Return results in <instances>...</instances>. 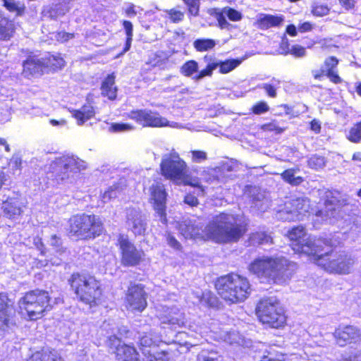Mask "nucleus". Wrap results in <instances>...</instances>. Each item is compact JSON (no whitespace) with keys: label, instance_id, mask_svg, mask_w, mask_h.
Returning <instances> with one entry per match:
<instances>
[{"label":"nucleus","instance_id":"obj_44","mask_svg":"<svg viewBox=\"0 0 361 361\" xmlns=\"http://www.w3.org/2000/svg\"><path fill=\"white\" fill-rule=\"evenodd\" d=\"M9 167L13 175H19L22 167V159L18 157H13L9 162Z\"/></svg>","mask_w":361,"mask_h":361},{"label":"nucleus","instance_id":"obj_23","mask_svg":"<svg viewBox=\"0 0 361 361\" xmlns=\"http://www.w3.org/2000/svg\"><path fill=\"white\" fill-rule=\"evenodd\" d=\"M1 209L4 215L11 219H17L23 212L20 202L15 197L8 198L4 201Z\"/></svg>","mask_w":361,"mask_h":361},{"label":"nucleus","instance_id":"obj_41","mask_svg":"<svg viewBox=\"0 0 361 361\" xmlns=\"http://www.w3.org/2000/svg\"><path fill=\"white\" fill-rule=\"evenodd\" d=\"M121 189L117 185H113L109 187L104 192L102 195V200L104 202H107L113 198L117 197L118 194L120 192Z\"/></svg>","mask_w":361,"mask_h":361},{"label":"nucleus","instance_id":"obj_22","mask_svg":"<svg viewBox=\"0 0 361 361\" xmlns=\"http://www.w3.org/2000/svg\"><path fill=\"white\" fill-rule=\"evenodd\" d=\"M359 336L357 329L353 326H346L337 329L334 332V337L337 343L343 346L351 340Z\"/></svg>","mask_w":361,"mask_h":361},{"label":"nucleus","instance_id":"obj_35","mask_svg":"<svg viewBox=\"0 0 361 361\" xmlns=\"http://www.w3.org/2000/svg\"><path fill=\"white\" fill-rule=\"evenodd\" d=\"M242 59H228L225 61L218 63L219 71L221 73H228L238 67L241 63Z\"/></svg>","mask_w":361,"mask_h":361},{"label":"nucleus","instance_id":"obj_1","mask_svg":"<svg viewBox=\"0 0 361 361\" xmlns=\"http://www.w3.org/2000/svg\"><path fill=\"white\" fill-rule=\"evenodd\" d=\"M178 225L185 238L211 239L224 243L237 242L246 231V224L240 217L226 213L215 216L204 229L195 220H185Z\"/></svg>","mask_w":361,"mask_h":361},{"label":"nucleus","instance_id":"obj_6","mask_svg":"<svg viewBox=\"0 0 361 361\" xmlns=\"http://www.w3.org/2000/svg\"><path fill=\"white\" fill-rule=\"evenodd\" d=\"M68 223L69 233L79 239H94L104 231L102 221L95 215H74L70 218Z\"/></svg>","mask_w":361,"mask_h":361},{"label":"nucleus","instance_id":"obj_18","mask_svg":"<svg viewBox=\"0 0 361 361\" xmlns=\"http://www.w3.org/2000/svg\"><path fill=\"white\" fill-rule=\"evenodd\" d=\"M126 224L128 228L135 235H144L147 229V223L141 212L135 209L127 212Z\"/></svg>","mask_w":361,"mask_h":361},{"label":"nucleus","instance_id":"obj_26","mask_svg":"<svg viewBox=\"0 0 361 361\" xmlns=\"http://www.w3.org/2000/svg\"><path fill=\"white\" fill-rule=\"evenodd\" d=\"M283 21L284 18L282 16L260 14L257 19V24L262 29H268L271 27L280 26Z\"/></svg>","mask_w":361,"mask_h":361},{"label":"nucleus","instance_id":"obj_43","mask_svg":"<svg viewBox=\"0 0 361 361\" xmlns=\"http://www.w3.org/2000/svg\"><path fill=\"white\" fill-rule=\"evenodd\" d=\"M251 240L254 243L258 244H266L271 242V237L264 232L254 233L251 237Z\"/></svg>","mask_w":361,"mask_h":361},{"label":"nucleus","instance_id":"obj_5","mask_svg":"<svg viewBox=\"0 0 361 361\" xmlns=\"http://www.w3.org/2000/svg\"><path fill=\"white\" fill-rule=\"evenodd\" d=\"M290 246L296 253L304 254L312 260L317 252L324 251L326 240L309 235L302 226L293 227L288 233Z\"/></svg>","mask_w":361,"mask_h":361},{"label":"nucleus","instance_id":"obj_10","mask_svg":"<svg viewBox=\"0 0 361 361\" xmlns=\"http://www.w3.org/2000/svg\"><path fill=\"white\" fill-rule=\"evenodd\" d=\"M49 295L48 292L35 290L27 293L19 301L22 313L30 320L41 318L44 312L49 310Z\"/></svg>","mask_w":361,"mask_h":361},{"label":"nucleus","instance_id":"obj_49","mask_svg":"<svg viewBox=\"0 0 361 361\" xmlns=\"http://www.w3.org/2000/svg\"><path fill=\"white\" fill-rule=\"evenodd\" d=\"M133 129V126L126 123H113L110 127L112 132H126Z\"/></svg>","mask_w":361,"mask_h":361},{"label":"nucleus","instance_id":"obj_45","mask_svg":"<svg viewBox=\"0 0 361 361\" xmlns=\"http://www.w3.org/2000/svg\"><path fill=\"white\" fill-rule=\"evenodd\" d=\"M221 11L232 21H239L243 18L241 13L231 8L226 7Z\"/></svg>","mask_w":361,"mask_h":361},{"label":"nucleus","instance_id":"obj_50","mask_svg":"<svg viewBox=\"0 0 361 361\" xmlns=\"http://www.w3.org/2000/svg\"><path fill=\"white\" fill-rule=\"evenodd\" d=\"M216 18L221 29H229L231 27V25L227 21L226 16L222 11L216 13Z\"/></svg>","mask_w":361,"mask_h":361},{"label":"nucleus","instance_id":"obj_24","mask_svg":"<svg viewBox=\"0 0 361 361\" xmlns=\"http://www.w3.org/2000/svg\"><path fill=\"white\" fill-rule=\"evenodd\" d=\"M16 25L0 11V41L9 40L14 35Z\"/></svg>","mask_w":361,"mask_h":361},{"label":"nucleus","instance_id":"obj_13","mask_svg":"<svg viewBox=\"0 0 361 361\" xmlns=\"http://www.w3.org/2000/svg\"><path fill=\"white\" fill-rule=\"evenodd\" d=\"M130 118L144 127H166L181 128L183 126L178 123L169 121L159 114L148 110L133 111L129 115Z\"/></svg>","mask_w":361,"mask_h":361},{"label":"nucleus","instance_id":"obj_59","mask_svg":"<svg viewBox=\"0 0 361 361\" xmlns=\"http://www.w3.org/2000/svg\"><path fill=\"white\" fill-rule=\"evenodd\" d=\"M327 76L334 83H338L341 82V78L338 74L334 70H328L326 72Z\"/></svg>","mask_w":361,"mask_h":361},{"label":"nucleus","instance_id":"obj_48","mask_svg":"<svg viewBox=\"0 0 361 361\" xmlns=\"http://www.w3.org/2000/svg\"><path fill=\"white\" fill-rule=\"evenodd\" d=\"M269 110V105L265 102H259L252 107V111L255 114H262Z\"/></svg>","mask_w":361,"mask_h":361},{"label":"nucleus","instance_id":"obj_33","mask_svg":"<svg viewBox=\"0 0 361 361\" xmlns=\"http://www.w3.org/2000/svg\"><path fill=\"white\" fill-rule=\"evenodd\" d=\"M281 49H283L281 54L285 55L290 54L295 57H303L306 54L305 48L300 45H294L290 49H288V44L287 41H283L281 45Z\"/></svg>","mask_w":361,"mask_h":361},{"label":"nucleus","instance_id":"obj_37","mask_svg":"<svg viewBox=\"0 0 361 361\" xmlns=\"http://www.w3.org/2000/svg\"><path fill=\"white\" fill-rule=\"evenodd\" d=\"M283 179L293 185H298L300 184L303 179L302 177L295 176V171L294 169H288L281 173Z\"/></svg>","mask_w":361,"mask_h":361},{"label":"nucleus","instance_id":"obj_51","mask_svg":"<svg viewBox=\"0 0 361 361\" xmlns=\"http://www.w3.org/2000/svg\"><path fill=\"white\" fill-rule=\"evenodd\" d=\"M312 13L317 16H324L329 13V8L324 5H318L313 7Z\"/></svg>","mask_w":361,"mask_h":361},{"label":"nucleus","instance_id":"obj_29","mask_svg":"<svg viewBox=\"0 0 361 361\" xmlns=\"http://www.w3.org/2000/svg\"><path fill=\"white\" fill-rule=\"evenodd\" d=\"M335 208L331 203L326 204L325 211L318 210L315 213V219H314V226L322 224L323 221H331V217L334 216Z\"/></svg>","mask_w":361,"mask_h":361},{"label":"nucleus","instance_id":"obj_20","mask_svg":"<svg viewBox=\"0 0 361 361\" xmlns=\"http://www.w3.org/2000/svg\"><path fill=\"white\" fill-rule=\"evenodd\" d=\"M13 304L6 293H0V331L8 326L9 317L14 312Z\"/></svg>","mask_w":361,"mask_h":361},{"label":"nucleus","instance_id":"obj_52","mask_svg":"<svg viewBox=\"0 0 361 361\" xmlns=\"http://www.w3.org/2000/svg\"><path fill=\"white\" fill-rule=\"evenodd\" d=\"M61 239L57 237L56 235H53L50 238V244L56 249V252L59 253L60 255L62 254V249L59 248L61 245Z\"/></svg>","mask_w":361,"mask_h":361},{"label":"nucleus","instance_id":"obj_39","mask_svg":"<svg viewBox=\"0 0 361 361\" xmlns=\"http://www.w3.org/2000/svg\"><path fill=\"white\" fill-rule=\"evenodd\" d=\"M219 66L218 63H211L207 65L206 68L200 71L197 75H195L192 78L195 80H200L206 76H211L212 75L213 71L215 70Z\"/></svg>","mask_w":361,"mask_h":361},{"label":"nucleus","instance_id":"obj_7","mask_svg":"<svg viewBox=\"0 0 361 361\" xmlns=\"http://www.w3.org/2000/svg\"><path fill=\"white\" fill-rule=\"evenodd\" d=\"M187 168L185 161L176 152L164 154L162 157L161 171L164 177L179 184L199 187L197 180H192L186 176Z\"/></svg>","mask_w":361,"mask_h":361},{"label":"nucleus","instance_id":"obj_9","mask_svg":"<svg viewBox=\"0 0 361 361\" xmlns=\"http://www.w3.org/2000/svg\"><path fill=\"white\" fill-rule=\"evenodd\" d=\"M255 311L259 322L269 327L278 329L286 322L284 310L276 298H262L257 303Z\"/></svg>","mask_w":361,"mask_h":361},{"label":"nucleus","instance_id":"obj_4","mask_svg":"<svg viewBox=\"0 0 361 361\" xmlns=\"http://www.w3.org/2000/svg\"><path fill=\"white\" fill-rule=\"evenodd\" d=\"M216 288L221 298L229 304L243 302L251 293L247 279L235 274L219 278Z\"/></svg>","mask_w":361,"mask_h":361},{"label":"nucleus","instance_id":"obj_63","mask_svg":"<svg viewBox=\"0 0 361 361\" xmlns=\"http://www.w3.org/2000/svg\"><path fill=\"white\" fill-rule=\"evenodd\" d=\"M132 39H133V37H127L126 43V46H125L123 51L121 53H120L119 54H118L115 57V59L120 57L124 53H126V51H128L130 49V46H131Z\"/></svg>","mask_w":361,"mask_h":361},{"label":"nucleus","instance_id":"obj_64","mask_svg":"<svg viewBox=\"0 0 361 361\" xmlns=\"http://www.w3.org/2000/svg\"><path fill=\"white\" fill-rule=\"evenodd\" d=\"M188 7V11L191 15H192L194 16H198L199 10H200V5H197V6L193 5V6H190Z\"/></svg>","mask_w":361,"mask_h":361},{"label":"nucleus","instance_id":"obj_11","mask_svg":"<svg viewBox=\"0 0 361 361\" xmlns=\"http://www.w3.org/2000/svg\"><path fill=\"white\" fill-rule=\"evenodd\" d=\"M310 201L307 199H296L286 202L280 207L276 213V217L282 221H300L309 212Z\"/></svg>","mask_w":361,"mask_h":361},{"label":"nucleus","instance_id":"obj_32","mask_svg":"<svg viewBox=\"0 0 361 361\" xmlns=\"http://www.w3.org/2000/svg\"><path fill=\"white\" fill-rule=\"evenodd\" d=\"M45 68L49 70L56 71L61 69L65 66L64 59L59 55H49L43 58Z\"/></svg>","mask_w":361,"mask_h":361},{"label":"nucleus","instance_id":"obj_27","mask_svg":"<svg viewBox=\"0 0 361 361\" xmlns=\"http://www.w3.org/2000/svg\"><path fill=\"white\" fill-rule=\"evenodd\" d=\"M71 113L78 125H82L94 116V108L90 104H85L80 109L73 110Z\"/></svg>","mask_w":361,"mask_h":361},{"label":"nucleus","instance_id":"obj_31","mask_svg":"<svg viewBox=\"0 0 361 361\" xmlns=\"http://www.w3.org/2000/svg\"><path fill=\"white\" fill-rule=\"evenodd\" d=\"M3 6L9 12L15 13L16 16H21L25 11V4L16 0H1Z\"/></svg>","mask_w":361,"mask_h":361},{"label":"nucleus","instance_id":"obj_3","mask_svg":"<svg viewBox=\"0 0 361 361\" xmlns=\"http://www.w3.org/2000/svg\"><path fill=\"white\" fill-rule=\"evenodd\" d=\"M328 243L324 251L317 252L312 261L330 274L347 275L353 270L355 259L345 252L328 250Z\"/></svg>","mask_w":361,"mask_h":361},{"label":"nucleus","instance_id":"obj_58","mask_svg":"<svg viewBox=\"0 0 361 361\" xmlns=\"http://www.w3.org/2000/svg\"><path fill=\"white\" fill-rule=\"evenodd\" d=\"M341 6L347 10L354 8L357 0H338Z\"/></svg>","mask_w":361,"mask_h":361},{"label":"nucleus","instance_id":"obj_25","mask_svg":"<svg viewBox=\"0 0 361 361\" xmlns=\"http://www.w3.org/2000/svg\"><path fill=\"white\" fill-rule=\"evenodd\" d=\"M116 76L114 73L109 75L102 84V94L107 97L109 99L114 100L116 98L117 87L115 85Z\"/></svg>","mask_w":361,"mask_h":361},{"label":"nucleus","instance_id":"obj_53","mask_svg":"<svg viewBox=\"0 0 361 361\" xmlns=\"http://www.w3.org/2000/svg\"><path fill=\"white\" fill-rule=\"evenodd\" d=\"M338 63V59L334 56H330L327 58L324 61V66L326 68V71L328 72V70H334V68L337 66Z\"/></svg>","mask_w":361,"mask_h":361},{"label":"nucleus","instance_id":"obj_38","mask_svg":"<svg viewBox=\"0 0 361 361\" xmlns=\"http://www.w3.org/2000/svg\"><path fill=\"white\" fill-rule=\"evenodd\" d=\"M348 139L353 142L357 143L361 141V122L354 126L349 131Z\"/></svg>","mask_w":361,"mask_h":361},{"label":"nucleus","instance_id":"obj_56","mask_svg":"<svg viewBox=\"0 0 361 361\" xmlns=\"http://www.w3.org/2000/svg\"><path fill=\"white\" fill-rule=\"evenodd\" d=\"M147 359V361H169L166 355L164 353H159L157 355H149Z\"/></svg>","mask_w":361,"mask_h":361},{"label":"nucleus","instance_id":"obj_16","mask_svg":"<svg viewBox=\"0 0 361 361\" xmlns=\"http://www.w3.org/2000/svg\"><path fill=\"white\" fill-rule=\"evenodd\" d=\"M150 202L153 204L154 209L160 217V221L166 224V192L164 186L159 182L154 183L149 188Z\"/></svg>","mask_w":361,"mask_h":361},{"label":"nucleus","instance_id":"obj_47","mask_svg":"<svg viewBox=\"0 0 361 361\" xmlns=\"http://www.w3.org/2000/svg\"><path fill=\"white\" fill-rule=\"evenodd\" d=\"M260 129L265 132H275L276 134L281 133L283 129L279 127L275 122L263 124L260 126Z\"/></svg>","mask_w":361,"mask_h":361},{"label":"nucleus","instance_id":"obj_21","mask_svg":"<svg viewBox=\"0 0 361 361\" xmlns=\"http://www.w3.org/2000/svg\"><path fill=\"white\" fill-rule=\"evenodd\" d=\"M46 69L43 58L31 57L23 63V75L25 78L40 75Z\"/></svg>","mask_w":361,"mask_h":361},{"label":"nucleus","instance_id":"obj_36","mask_svg":"<svg viewBox=\"0 0 361 361\" xmlns=\"http://www.w3.org/2000/svg\"><path fill=\"white\" fill-rule=\"evenodd\" d=\"M198 63L194 60H190L185 62L180 67V73L186 77H191L198 71Z\"/></svg>","mask_w":361,"mask_h":361},{"label":"nucleus","instance_id":"obj_54","mask_svg":"<svg viewBox=\"0 0 361 361\" xmlns=\"http://www.w3.org/2000/svg\"><path fill=\"white\" fill-rule=\"evenodd\" d=\"M166 240L168 245L173 249L180 250L181 245L180 243L170 233H169L166 236Z\"/></svg>","mask_w":361,"mask_h":361},{"label":"nucleus","instance_id":"obj_14","mask_svg":"<svg viewBox=\"0 0 361 361\" xmlns=\"http://www.w3.org/2000/svg\"><path fill=\"white\" fill-rule=\"evenodd\" d=\"M81 167V161L73 157L57 158L51 165L55 178L61 181L69 178L71 173H77Z\"/></svg>","mask_w":361,"mask_h":361},{"label":"nucleus","instance_id":"obj_42","mask_svg":"<svg viewBox=\"0 0 361 361\" xmlns=\"http://www.w3.org/2000/svg\"><path fill=\"white\" fill-rule=\"evenodd\" d=\"M308 166L312 169H319L325 166L324 157L314 155L308 160Z\"/></svg>","mask_w":361,"mask_h":361},{"label":"nucleus","instance_id":"obj_19","mask_svg":"<svg viewBox=\"0 0 361 361\" xmlns=\"http://www.w3.org/2000/svg\"><path fill=\"white\" fill-rule=\"evenodd\" d=\"M161 324L171 325L173 328L182 327L185 324V315L177 307H165L159 314Z\"/></svg>","mask_w":361,"mask_h":361},{"label":"nucleus","instance_id":"obj_17","mask_svg":"<svg viewBox=\"0 0 361 361\" xmlns=\"http://www.w3.org/2000/svg\"><path fill=\"white\" fill-rule=\"evenodd\" d=\"M109 346L112 352L116 354L118 360L122 361H139L135 349L132 346L123 343L116 336L109 338Z\"/></svg>","mask_w":361,"mask_h":361},{"label":"nucleus","instance_id":"obj_62","mask_svg":"<svg viewBox=\"0 0 361 361\" xmlns=\"http://www.w3.org/2000/svg\"><path fill=\"white\" fill-rule=\"evenodd\" d=\"M153 343L152 339L147 336H142L140 341V345L143 347H150Z\"/></svg>","mask_w":361,"mask_h":361},{"label":"nucleus","instance_id":"obj_46","mask_svg":"<svg viewBox=\"0 0 361 361\" xmlns=\"http://www.w3.org/2000/svg\"><path fill=\"white\" fill-rule=\"evenodd\" d=\"M191 153V161L194 163H202L207 159V154L204 151L192 150Z\"/></svg>","mask_w":361,"mask_h":361},{"label":"nucleus","instance_id":"obj_34","mask_svg":"<svg viewBox=\"0 0 361 361\" xmlns=\"http://www.w3.org/2000/svg\"><path fill=\"white\" fill-rule=\"evenodd\" d=\"M216 42L212 39H198L193 42L195 49L198 51H207L212 49Z\"/></svg>","mask_w":361,"mask_h":361},{"label":"nucleus","instance_id":"obj_15","mask_svg":"<svg viewBox=\"0 0 361 361\" xmlns=\"http://www.w3.org/2000/svg\"><path fill=\"white\" fill-rule=\"evenodd\" d=\"M146 293L141 285H131L126 293L125 305L131 312H142L147 307Z\"/></svg>","mask_w":361,"mask_h":361},{"label":"nucleus","instance_id":"obj_57","mask_svg":"<svg viewBox=\"0 0 361 361\" xmlns=\"http://www.w3.org/2000/svg\"><path fill=\"white\" fill-rule=\"evenodd\" d=\"M263 88L267 94L271 97H275L276 96V91L274 86L270 84L264 83L261 86Z\"/></svg>","mask_w":361,"mask_h":361},{"label":"nucleus","instance_id":"obj_30","mask_svg":"<svg viewBox=\"0 0 361 361\" xmlns=\"http://www.w3.org/2000/svg\"><path fill=\"white\" fill-rule=\"evenodd\" d=\"M194 296L197 299L195 302L202 306L215 307L218 303L216 298L209 290L202 293L197 292L194 293Z\"/></svg>","mask_w":361,"mask_h":361},{"label":"nucleus","instance_id":"obj_28","mask_svg":"<svg viewBox=\"0 0 361 361\" xmlns=\"http://www.w3.org/2000/svg\"><path fill=\"white\" fill-rule=\"evenodd\" d=\"M28 361H63V358L55 350H44L34 353Z\"/></svg>","mask_w":361,"mask_h":361},{"label":"nucleus","instance_id":"obj_2","mask_svg":"<svg viewBox=\"0 0 361 361\" xmlns=\"http://www.w3.org/2000/svg\"><path fill=\"white\" fill-rule=\"evenodd\" d=\"M248 269L261 279L283 283L291 278L296 269V264L284 257L262 256L251 262Z\"/></svg>","mask_w":361,"mask_h":361},{"label":"nucleus","instance_id":"obj_60","mask_svg":"<svg viewBox=\"0 0 361 361\" xmlns=\"http://www.w3.org/2000/svg\"><path fill=\"white\" fill-rule=\"evenodd\" d=\"M127 37H133V25L130 21L125 20L123 23Z\"/></svg>","mask_w":361,"mask_h":361},{"label":"nucleus","instance_id":"obj_40","mask_svg":"<svg viewBox=\"0 0 361 361\" xmlns=\"http://www.w3.org/2000/svg\"><path fill=\"white\" fill-rule=\"evenodd\" d=\"M165 13L167 15L166 17L173 23H178L184 18V13L176 8L166 10Z\"/></svg>","mask_w":361,"mask_h":361},{"label":"nucleus","instance_id":"obj_12","mask_svg":"<svg viewBox=\"0 0 361 361\" xmlns=\"http://www.w3.org/2000/svg\"><path fill=\"white\" fill-rule=\"evenodd\" d=\"M118 245L121 251V262L125 267H135L145 260V253L137 249L128 236L119 235Z\"/></svg>","mask_w":361,"mask_h":361},{"label":"nucleus","instance_id":"obj_55","mask_svg":"<svg viewBox=\"0 0 361 361\" xmlns=\"http://www.w3.org/2000/svg\"><path fill=\"white\" fill-rule=\"evenodd\" d=\"M73 36H74L73 34H71V33L60 32H58L56 34L55 37L57 41L64 42L69 40L70 39L73 38Z\"/></svg>","mask_w":361,"mask_h":361},{"label":"nucleus","instance_id":"obj_61","mask_svg":"<svg viewBox=\"0 0 361 361\" xmlns=\"http://www.w3.org/2000/svg\"><path fill=\"white\" fill-rule=\"evenodd\" d=\"M184 202L190 206H196L198 204L197 197L192 195H187L185 197Z\"/></svg>","mask_w":361,"mask_h":361},{"label":"nucleus","instance_id":"obj_8","mask_svg":"<svg viewBox=\"0 0 361 361\" xmlns=\"http://www.w3.org/2000/svg\"><path fill=\"white\" fill-rule=\"evenodd\" d=\"M70 282L80 301L90 306L97 304L102 290L99 282L94 277L77 273L72 275Z\"/></svg>","mask_w":361,"mask_h":361}]
</instances>
